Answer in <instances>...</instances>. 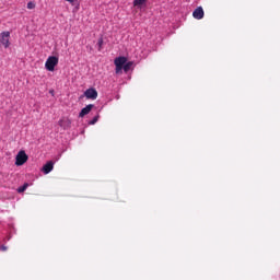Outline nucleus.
Returning a JSON list of instances; mask_svg holds the SVG:
<instances>
[{
    "mask_svg": "<svg viewBox=\"0 0 280 280\" xmlns=\"http://www.w3.org/2000/svg\"><path fill=\"white\" fill-rule=\"evenodd\" d=\"M57 66H58V57L56 56L48 57L45 63L47 71H54Z\"/></svg>",
    "mask_w": 280,
    "mask_h": 280,
    "instance_id": "obj_1",
    "label": "nucleus"
},
{
    "mask_svg": "<svg viewBox=\"0 0 280 280\" xmlns=\"http://www.w3.org/2000/svg\"><path fill=\"white\" fill-rule=\"evenodd\" d=\"M27 153H25V151H20L15 158V165H25V163H27Z\"/></svg>",
    "mask_w": 280,
    "mask_h": 280,
    "instance_id": "obj_2",
    "label": "nucleus"
},
{
    "mask_svg": "<svg viewBox=\"0 0 280 280\" xmlns=\"http://www.w3.org/2000/svg\"><path fill=\"white\" fill-rule=\"evenodd\" d=\"M0 43L8 49L10 47V32H2L0 37Z\"/></svg>",
    "mask_w": 280,
    "mask_h": 280,
    "instance_id": "obj_3",
    "label": "nucleus"
},
{
    "mask_svg": "<svg viewBox=\"0 0 280 280\" xmlns=\"http://www.w3.org/2000/svg\"><path fill=\"white\" fill-rule=\"evenodd\" d=\"M86 100H97V90L90 88L84 92Z\"/></svg>",
    "mask_w": 280,
    "mask_h": 280,
    "instance_id": "obj_4",
    "label": "nucleus"
},
{
    "mask_svg": "<svg viewBox=\"0 0 280 280\" xmlns=\"http://www.w3.org/2000/svg\"><path fill=\"white\" fill-rule=\"evenodd\" d=\"M194 19H197L200 21V19H205V10L202 7H198L194 12H192Z\"/></svg>",
    "mask_w": 280,
    "mask_h": 280,
    "instance_id": "obj_5",
    "label": "nucleus"
},
{
    "mask_svg": "<svg viewBox=\"0 0 280 280\" xmlns=\"http://www.w3.org/2000/svg\"><path fill=\"white\" fill-rule=\"evenodd\" d=\"M93 108H95V105H93V104L86 105L79 113V117H85V115H89V113H91V110H93Z\"/></svg>",
    "mask_w": 280,
    "mask_h": 280,
    "instance_id": "obj_6",
    "label": "nucleus"
},
{
    "mask_svg": "<svg viewBox=\"0 0 280 280\" xmlns=\"http://www.w3.org/2000/svg\"><path fill=\"white\" fill-rule=\"evenodd\" d=\"M59 126H60V128H63V130H68V128H71V120L70 119H60Z\"/></svg>",
    "mask_w": 280,
    "mask_h": 280,
    "instance_id": "obj_7",
    "label": "nucleus"
},
{
    "mask_svg": "<svg viewBox=\"0 0 280 280\" xmlns=\"http://www.w3.org/2000/svg\"><path fill=\"white\" fill-rule=\"evenodd\" d=\"M128 59H126V57H117L114 63H115V67H124Z\"/></svg>",
    "mask_w": 280,
    "mask_h": 280,
    "instance_id": "obj_8",
    "label": "nucleus"
},
{
    "mask_svg": "<svg viewBox=\"0 0 280 280\" xmlns=\"http://www.w3.org/2000/svg\"><path fill=\"white\" fill-rule=\"evenodd\" d=\"M52 170H54V163L49 161L43 166L42 172H44L45 174H49V172H51Z\"/></svg>",
    "mask_w": 280,
    "mask_h": 280,
    "instance_id": "obj_9",
    "label": "nucleus"
},
{
    "mask_svg": "<svg viewBox=\"0 0 280 280\" xmlns=\"http://www.w3.org/2000/svg\"><path fill=\"white\" fill-rule=\"evenodd\" d=\"M145 3H148V0H133V7L138 8V10L145 8Z\"/></svg>",
    "mask_w": 280,
    "mask_h": 280,
    "instance_id": "obj_10",
    "label": "nucleus"
},
{
    "mask_svg": "<svg viewBox=\"0 0 280 280\" xmlns=\"http://www.w3.org/2000/svg\"><path fill=\"white\" fill-rule=\"evenodd\" d=\"M124 72L128 73L130 69H132V61L125 62V66H122Z\"/></svg>",
    "mask_w": 280,
    "mask_h": 280,
    "instance_id": "obj_11",
    "label": "nucleus"
},
{
    "mask_svg": "<svg viewBox=\"0 0 280 280\" xmlns=\"http://www.w3.org/2000/svg\"><path fill=\"white\" fill-rule=\"evenodd\" d=\"M30 187V184L25 183L23 186L18 188V194H23Z\"/></svg>",
    "mask_w": 280,
    "mask_h": 280,
    "instance_id": "obj_12",
    "label": "nucleus"
},
{
    "mask_svg": "<svg viewBox=\"0 0 280 280\" xmlns=\"http://www.w3.org/2000/svg\"><path fill=\"white\" fill-rule=\"evenodd\" d=\"M98 120H100V115H96V116L93 117L92 120H90L89 124H90V126H95V122L98 121Z\"/></svg>",
    "mask_w": 280,
    "mask_h": 280,
    "instance_id": "obj_13",
    "label": "nucleus"
},
{
    "mask_svg": "<svg viewBox=\"0 0 280 280\" xmlns=\"http://www.w3.org/2000/svg\"><path fill=\"white\" fill-rule=\"evenodd\" d=\"M34 8H36V3L30 1V2L27 3V9H28V10H34Z\"/></svg>",
    "mask_w": 280,
    "mask_h": 280,
    "instance_id": "obj_14",
    "label": "nucleus"
},
{
    "mask_svg": "<svg viewBox=\"0 0 280 280\" xmlns=\"http://www.w3.org/2000/svg\"><path fill=\"white\" fill-rule=\"evenodd\" d=\"M97 45H98V51H102V45H104V39L100 38L97 42Z\"/></svg>",
    "mask_w": 280,
    "mask_h": 280,
    "instance_id": "obj_15",
    "label": "nucleus"
},
{
    "mask_svg": "<svg viewBox=\"0 0 280 280\" xmlns=\"http://www.w3.org/2000/svg\"><path fill=\"white\" fill-rule=\"evenodd\" d=\"M121 69H124V67H121V66L116 67V73H119L121 71Z\"/></svg>",
    "mask_w": 280,
    "mask_h": 280,
    "instance_id": "obj_16",
    "label": "nucleus"
},
{
    "mask_svg": "<svg viewBox=\"0 0 280 280\" xmlns=\"http://www.w3.org/2000/svg\"><path fill=\"white\" fill-rule=\"evenodd\" d=\"M0 249L1 250H8V247H5V245H1Z\"/></svg>",
    "mask_w": 280,
    "mask_h": 280,
    "instance_id": "obj_17",
    "label": "nucleus"
},
{
    "mask_svg": "<svg viewBox=\"0 0 280 280\" xmlns=\"http://www.w3.org/2000/svg\"><path fill=\"white\" fill-rule=\"evenodd\" d=\"M68 1L69 3H74L75 0H66Z\"/></svg>",
    "mask_w": 280,
    "mask_h": 280,
    "instance_id": "obj_18",
    "label": "nucleus"
}]
</instances>
